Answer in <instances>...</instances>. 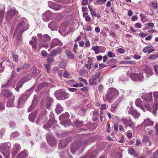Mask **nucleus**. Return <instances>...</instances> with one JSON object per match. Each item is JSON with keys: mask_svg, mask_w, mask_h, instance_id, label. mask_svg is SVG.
I'll use <instances>...</instances> for the list:
<instances>
[{"mask_svg": "<svg viewBox=\"0 0 158 158\" xmlns=\"http://www.w3.org/2000/svg\"><path fill=\"white\" fill-rule=\"evenodd\" d=\"M154 49L153 48L152 46L148 45L143 49V51L144 53L148 52V53H150L154 51Z\"/></svg>", "mask_w": 158, "mask_h": 158, "instance_id": "21", "label": "nucleus"}, {"mask_svg": "<svg viewBox=\"0 0 158 158\" xmlns=\"http://www.w3.org/2000/svg\"><path fill=\"white\" fill-rule=\"evenodd\" d=\"M9 143H3L0 145V152L4 155L5 158H8L9 153L8 152V147H7Z\"/></svg>", "mask_w": 158, "mask_h": 158, "instance_id": "5", "label": "nucleus"}, {"mask_svg": "<svg viewBox=\"0 0 158 158\" xmlns=\"http://www.w3.org/2000/svg\"><path fill=\"white\" fill-rule=\"evenodd\" d=\"M37 112L35 111L33 113L30 114L29 116V119L32 122H34L36 115Z\"/></svg>", "mask_w": 158, "mask_h": 158, "instance_id": "30", "label": "nucleus"}, {"mask_svg": "<svg viewBox=\"0 0 158 158\" xmlns=\"http://www.w3.org/2000/svg\"><path fill=\"white\" fill-rule=\"evenodd\" d=\"M123 124L124 125H127L129 126L132 128H133L135 127V124L132 122V120L130 118H123L121 120Z\"/></svg>", "mask_w": 158, "mask_h": 158, "instance_id": "9", "label": "nucleus"}, {"mask_svg": "<svg viewBox=\"0 0 158 158\" xmlns=\"http://www.w3.org/2000/svg\"><path fill=\"white\" fill-rule=\"evenodd\" d=\"M21 149L20 145L18 143H15L14 144L12 149L11 153L13 156H15L16 154Z\"/></svg>", "mask_w": 158, "mask_h": 158, "instance_id": "15", "label": "nucleus"}, {"mask_svg": "<svg viewBox=\"0 0 158 158\" xmlns=\"http://www.w3.org/2000/svg\"><path fill=\"white\" fill-rule=\"evenodd\" d=\"M14 77V76H12L10 80H9L6 84H3L2 85L1 87L2 89V90H5L6 88H8L10 86L11 82V80H13Z\"/></svg>", "mask_w": 158, "mask_h": 158, "instance_id": "22", "label": "nucleus"}, {"mask_svg": "<svg viewBox=\"0 0 158 158\" xmlns=\"http://www.w3.org/2000/svg\"><path fill=\"white\" fill-rule=\"evenodd\" d=\"M69 76V73L66 71L64 72L63 74V76L65 78L68 77Z\"/></svg>", "mask_w": 158, "mask_h": 158, "instance_id": "64", "label": "nucleus"}, {"mask_svg": "<svg viewBox=\"0 0 158 158\" xmlns=\"http://www.w3.org/2000/svg\"><path fill=\"white\" fill-rule=\"evenodd\" d=\"M63 110V108L59 104H57L56 106L55 111L57 114H60Z\"/></svg>", "mask_w": 158, "mask_h": 158, "instance_id": "31", "label": "nucleus"}, {"mask_svg": "<svg viewBox=\"0 0 158 158\" xmlns=\"http://www.w3.org/2000/svg\"><path fill=\"white\" fill-rule=\"evenodd\" d=\"M27 81V79L26 78H24L20 80L17 83V86L15 89L17 91H19V89L21 88L25 82Z\"/></svg>", "mask_w": 158, "mask_h": 158, "instance_id": "17", "label": "nucleus"}, {"mask_svg": "<svg viewBox=\"0 0 158 158\" xmlns=\"http://www.w3.org/2000/svg\"><path fill=\"white\" fill-rule=\"evenodd\" d=\"M143 124L145 126H152L154 124V122L148 119L144 121Z\"/></svg>", "mask_w": 158, "mask_h": 158, "instance_id": "32", "label": "nucleus"}, {"mask_svg": "<svg viewBox=\"0 0 158 158\" xmlns=\"http://www.w3.org/2000/svg\"><path fill=\"white\" fill-rule=\"evenodd\" d=\"M47 61L48 64H51L54 61V59L52 57L51 55L48 56L47 57Z\"/></svg>", "mask_w": 158, "mask_h": 158, "instance_id": "45", "label": "nucleus"}, {"mask_svg": "<svg viewBox=\"0 0 158 158\" xmlns=\"http://www.w3.org/2000/svg\"><path fill=\"white\" fill-rule=\"evenodd\" d=\"M49 116L50 117V118H51V121H52L53 120L54 121V123L55 122V120L54 116V114L52 112H51L50 114L49 115Z\"/></svg>", "mask_w": 158, "mask_h": 158, "instance_id": "56", "label": "nucleus"}, {"mask_svg": "<svg viewBox=\"0 0 158 158\" xmlns=\"http://www.w3.org/2000/svg\"><path fill=\"white\" fill-rule=\"evenodd\" d=\"M27 155V151L25 150L19 153L17 157V158H24Z\"/></svg>", "mask_w": 158, "mask_h": 158, "instance_id": "29", "label": "nucleus"}, {"mask_svg": "<svg viewBox=\"0 0 158 158\" xmlns=\"http://www.w3.org/2000/svg\"><path fill=\"white\" fill-rule=\"evenodd\" d=\"M60 123H61V124L64 125V127H67L68 125L71 124V122L70 120H68L64 122H60Z\"/></svg>", "mask_w": 158, "mask_h": 158, "instance_id": "48", "label": "nucleus"}, {"mask_svg": "<svg viewBox=\"0 0 158 158\" xmlns=\"http://www.w3.org/2000/svg\"><path fill=\"white\" fill-rule=\"evenodd\" d=\"M68 144V142L65 139H62L59 142V147L60 148H64L67 147Z\"/></svg>", "mask_w": 158, "mask_h": 158, "instance_id": "19", "label": "nucleus"}, {"mask_svg": "<svg viewBox=\"0 0 158 158\" xmlns=\"http://www.w3.org/2000/svg\"><path fill=\"white\" fill-rule=\"evenodd\" d=\"M128 113L129 114H131L135 119L138 118L140 115V114L136 110L133 109L132 107L129 108Z\"/></svg>", "mask_w": 158, "mask_h": 158, "instance_id": "11", "label": "nucleus"}, {"mask_svg": "<svg viewBox=\"0 0 158 158\" xmlns=\"http://www.w3.org/2000/svg\"><path fill=\"white\" fill-rule=\"evenodd\" d=\"M119 94L118 91L114 88L108 89L106 94L103 95V98L104 101L110 102L113 99L115 98Z\"/></svg>", "mask_w": 158, "mask_h": 158, "instance_id": "3", "label": "nucleus"}, {"mask_svg": "<svg viewBox=\"0 0 158 158\" xmlns=\"http://www.w3.org/2000/svg\"><path fill=\"white\" fill-rule=\"evenodd\" d=\"M107 55L108 57L112 58H113L115 56L110 51L108 52Z\"/></svg>", "mask_w": 158, "mask_h": 158, "instance_id": "58", "label": "nucleus"}, {"mask_svg": "<svg viewBox=\"0 0 158 158\" xmlns=\"http://www.w3.org/2000/svg\"><path fill=\"white\" fill-rule=\"evenodd\" d=\"M85 30L87 31H91L92 30V27L90 25L87 26Z\"/></svg>", "mask_w": 158, "mask_h": 158, "instance_id": "63", "label": "nucleus"}, {"mask_svg": "<svg viewBox=\"0 0 158 158\" xmlns=\"http://www.w3.org/2000/svg\"><path fill=\"white\" fill-rule=\"evenodd\" d=\"M17 14H18V12L16 11L15 8L11 9L7 12L6 16V19L9 20L13 17L14 15Z\"/></svg>", "mask_w": 158, "mask_h": 158, "instance_id": "12", "label": "nucleus"}, {"mask_svg": "<svg viewBox=\"0 0 158 158\" xmlns=\"http://www.w3.org/2000/svg\"><path fill=\"white\" fill-rule=\"evenodd\" d=\"M35 86L34 85L31 88H30L29 90L27 91L26 94L25 95H27V98H28L31 94L32 90L34 88H35Z\"/></svg>", "mask_w": 158, "mask_h": 158, "instance_id": "35", "label": "nucleus"}, {"mask_svg": "<svg viewBox=\"0 0 158 158\" xmlns=\"http://www.w3.org/2000/svg\"><path fill=\"white\" fill-rule=\"evenodd\" d=\"M44 118V117L42 118L41 116H39L37 120L36 123H44L45 121Z\"/></svg>", "mask_w": 158, "mask_h": 158, "instance_id": "38", "label": "nucleus"}, {"mask_svg": "<svg viewBox=\"0 0 158 158\" xmlns=\"http://www.w3.org/2000/svg\"><path fill=\"white\" fill-rule=\"evenodd\" d=\"M29 26L27 20L25 18L22 19V20L18 25L14 36L16 39H20L23 32L28 29Z\"/></svg>", "mask_w": 158, "mask_h": 158, "instance_id": "2", "label": "nucleus"}, {"mask_svg": "<svg viewBox=\"0 0 158 158\" xmlns=\"http://www.w3.org/2000/svg\"><path fill=\"white\" fill-rule=\"evenodd\" d=\"M142 98L146 102H150L152 101V93L148 94L144 93L141 96Z\"/></svg>", "mask_w": 158, "mask_h": 158, "instance_id": "14", "label": "nucleus"}, {"mask_svg": "<svg viewBox=\"0 0 158 158\" xmlns=\"http://www.w3.org/2000/svg\"><path fill=\"white\" fill-rule=\"evenodd\" d=\"M62 43L58 39H53L50 45V48H52L57 45L61 46Z\"/></svg>", "mask_w": 158, "mask_h": 158, "instance_id": "16", "label": "nucleus"}, {"mask_svg": "<svg viewBox=\"0 0 158 158\" xmlns=\"http://www.w3.org/2000/svg\"><path fill=\"white\" fill-rule=\"evenodd\" d=\"M9 125L11 128H13L15 126V123L13 121H10L9 123Z\"/></svg>", "mask_w": 158, "mask_h": 158, "instance_id": "62", "label": "nucleus"}, {"mask_svg": "<svg viewBox=\"0 0 158 158\" xmlns=\"http://www.w3.org/2000/svg\"><path fill=\"white\" fill-rule=\"evenodd\" d=\"M52 99L51 98H48L47 99L46 104L47 108H48L50 106Z\"/></svg>", "mask_w": 158, "mask_h": 158, "instance_id": "41", "label": "nucleus"}, {"mask_svg": "<svg viewBox=\"0 0 158 158\" xmlns=\"http://www.w3.org/2000/svg\"><path fill=\"white\" fill-rule=\"evenodd\" d=\"M53 123H54L53 120L51 121V118H50L48 122L43 126V128L45 129H47L48 128H50L51 125Z\"/></svg>", "mask_w": 158, "mask_h": 158, "instance_id": "28", "label": "nucleus"}, {"mask_svg": "<svg viewBox=\"0 0 158 158\" xmlns=\"http://www.w3.org/2000/svg\"><path fill=\"white\" fill-rule=\"evenodd\" d=\"M19 135V133L17 131H15L12 133L10 135L11 138H14L18 137Z\"/></svg>", "mask_w": 158, "mask_h": 158, "instance_id": "47", "label": "nucleus"}, {"mask_svg": "<svg viewBox=\"0 0 158 158\" xmlns=\"http://www.w3.org/2000/svg\"><path fill=\"white\" fill-rule=\"evenodd\" d=\"M142 101L140 98H137L135 101V104L137 106L139 107L144 112H145V110L142 105Z\"/></svg>", "mask_w": 158, "mask_h": 158, "instance_id": "18", "label": "nucleus"}, {"mask_svg": "<svg viewBox=\"0 0 158 158\" xmlns=\"http://www.w3.org/2000/svg\"><path fill=\"white\" fill-rule=\"evenodd\" d=\"M61 49L60 48L54 49L52 51L51 55L52 56H55L57 54L61 53Z\"/></svg>", "mask_w": 158, "mask_h": 158, "instance_id": "23", "label": "nucleus"}, {"mask_svg": "<svg viewBox=\"0 0 158 158\" xmlns=\"http://www.w3.org/2000/svg\"><path fill=\"white\" fill-rule=\"evenodd\" d=\"M123 98L122 97H120L119 98L115 101V104L116 105L115 108L117 107L119 103L121 102Z\"/></svg>", "mask_w": 158, "mask_h": 158, "instance_id": "50", "label": "nucleus"}, {"mask_svg": "<svg viewBox=\"0 0 158 158\" xmlns=\"http://www.w3.org/2000/svg\"><path fill=\"white\" fill-rule=\"evenodd\" d=\"M46 139L48 143L51 146L55 147L56 145V141L52 134H47L46 136Z\"/></svg>", "mask_w": 158, "mask_h": 158, "instance_id": "8", "label": "nucleus"}, {"mask_svg": "<svg viewBox=\"0 0 158 158\" xmlns=\"http://www.w3.org/2000/svg\"><path fill=\"white\" fill-rule=\"evenodd\" d=\"M5 7L3 5H0V23H2L4 15V11Z\"/></svg>", "mask_w": 158, "mask_h": 158, "instance_id": "20", "label": "nucleus"}, {"mask_svg": "<svg viewBox=\"0 0 158 158\" xmlns=\"http://www.w3.org/2000/svg\"><path fill=\"white\" fill-rule=\"evenodd\" d=\"M56 98L59 100L66 99L69 98V94L60 91H56L54 94Z\"/></svg>", "mask_w": 158, "mask_h": 158, "instance_id": "6", "label": "nucleus"}, {"mask_svg": "<svg viewBox=\"0 0 158 158\" xmlns=\"http://www.w3.org/2000/svg\"><path fill=\"white\" fill-rule=\"evenodd\" d=\"M88 142L89 140H86L82 144H81V141H77L74 142L71 145L70 148L71 152L73 154H74L77 150L80 148L81 146L84 147L88 144Z\"/></svg>", "mask_w": 158, "mask_h": 158, "instance_id": "4", "label": "nucleus"}, {"mask_svg": "<svg viewBox=\"0 0 158 158\" xmlns=\"http://www.w3.org/2000/svg\"><path fill=\"white\" fill-rule=\"evenodd\" d=\"M102 71H99L96 73L92 76V78L89 80V83L91 85H95L97 84L96 79L98 78V76L102 73Z\"/></svg>", "mask_w": 158, "mask_h": 158, "instance_id": "10", "label": "nucleus"}, {"mask_svg": "<svg viewBox=\"0 0 158 158\" xmlns=\"http://www.w3.org/2000/svg\"><path fill=\"white\" fill-rule=\"evenodd\" d=\"M103 47L98 46H95L92 48V50L94 51L96 54H97L101 52V50Z\"/></svg>", "mask_w": 158, "mask_h": 158, "instance_id": "25", "label": "nucleus"}, {"mask_svg": "<svg viewBox=\"0 0 158 158\" xmlns=\"http://www.w3.org/2000/svg\"><path fill=\"white\" fill-rule=\"evenodd\" d=\"M66 53L69 58L73 59L74 58V55L71 52L69 51H67L66 52Z\"/></svg>", "mask_w": 158, "mask_h": 158, "instance_id": "42", "label": "nucleus"}, {"mask_svg": "<svg viewBox=\"0 0 158 158\" xmlns=\"http://www.w3.org/2000/svg\"><path fill=\"white\" fill-rule=\"evenodd\" d=\"M2 92L3 95L5 97H9L13 95L12 93L7 89L2 90Z\"/></svg>", "mask_w": 158, "mask_h": 158, "instance_id": "27", "label": "nucleus"}, {"mask_svg": "<svg viewBox=\"0 0 158 158\" xmlns=\"http://www.w3.org/2000/svg\"><path fill=\"white\" fill-rule=\"evenodd\" d=\"M107 0H96V3H94L95 5H102L104 4Z\"/></svg>", "mask_w": 158, "mask_h": 158, "instance_id": "40", "label": "nucleus"}, {"mask_svg": "<svg viewBox=\"0 0 158 158\" xmlns=\"http://www.w3.org/2000/svg\"><path fill=\"white\" fill-rule=\"evenodd\" d=\"M15 97L13 96L11 98L8 100L7 102V106L8 107H13L14 106L13 102L14 100Z\"/></svg>", "mask_w": 158, "mask_h": 158, "instance_id": "24", "label": "nucleus"}, {"mask_svg": "<svg viewBox=\"0 0 158 158\" xmlns=\"http://www.w3.org/2000/svg\"><path fill=\"white\" fill-rule=\"evenodd\" d=\"M153 66L154 68V70L157 75H158V66L155 63L153 64Z\"/></svg>", "mask_w": 158, "mask_h": 158, "instance_id": "49", "label": "nucleus"}, {"mask_svg": "<svg viewBox=\"0 0 158 158\" xmlns=\"http://www.w3.org/2000/svg\"><path fill=\"white\" fill-rule=\"evenodd\" d=\"M51 40V37L47 34H45L42 37V40L44 41H48Z\"/></svg>", "mask_w": 158, "mask_h": 158, "instance_id": "36", "label": "nucleus"}, {"mask_svg": "<svg viewBox=\"0 0 158 158\" xmlns=\"http://www.w3.org/2000/svg\"><path fill=\"white\" fill-rule=\"evenodd\" d=\"M12 57L14 60L15 62H18L19 60L18 56L15 54H13L12 55Z\"/></svg>", "mask_w": 158, "mask_h": 158, "instance_id": "52", "label": "nucleus"}, {"mask_svg": "<svg viewBox=\"0 0 158 158\" xmlns=\"http://www.w3.org/2000/svg\"><path fill=\"white\" fill-rule=\"evenodd\" d=\"M142 143L144 144L149 143V146H150L151 145V142L150 141L149 137L146 135H144L142 140Z\"/></svg>", "mask_w": 158, "mask_h": 158, "instance_id": "26", "label": "nucleus"}, {"mask_svg": "<svg viewBox=\"0 0 158 158\" xmlns=\"http://www.w3.org/2000/svg\"><path fill=\"white\" fill-rule=\"evenodd\" d=\"M88 59H89V63L86 64H85V66L88 69H90L91 68V62L90 59L89 57Z\"/></svg>", "mask_w": 158, "mask_h": 158, "instance_id": "51", "label": "nucleus"}, {"mask_svg": "<svg viewBox=\"0 0 158 158\" xmlns=\"http://www.w3.org/2000/svg\"><path fill=\"white\" fill-rule=\"evenodd\" d=\"M158 58V52L156 54H154L149 56L148 59L150 60H154Z\"/></svg>", "mask_w": 158, "mask_h": 158, "instance_id": "39", "label": "nucleus"}, {"mask_svg": "<svg viewBox=\"0 0 158 158\" xmlns=\"http://www.w3.org/2000/svg\"><path fill=\"white\" fill-rule=\"evenodd\" d=\"M145 72L147 77H149L153 74V72L149 68H147L145 69Z\"/></svg>", "mask_w": 158, "mask_h": 158, "instance_id": "34", "label": "nucleus"}, {"mask_svg": "<svg viewBox=\"0 0 158 158\" xmlns=\"http://www.w3.org/2000/svg\"><path fill=\"white\" fill-rule=\"evenodd\" d=\"M47 15L46 13H44L43 15V19L45 22H48L49 21L48 19L46 17Z\"/></svg>", "mask_w": 158, "mask_h": 158, "instance_id": "54", "label": "nucleus"}, {"mask_svg": "<svg viewBox=\"0 0 158 158\" xmlns=\"http://www.w3.org/2000/svg\"><path fill=\"white\" fill-rule=\"evenodd\" d=\"M145 107L147 108V110L150 111L151 110V108L150 106V105L146 103L145 104Z\"/></svg>", "mask_w": 158, "mask_h": 158, "instance_id": "60", "label": "nucleus"}, {"mask_svg": "<svg viewBox=\"0 0 158 158\" xmlns=\"http://www.w3.org/2000/svg\"><path fill=\"white\" fill-rule=\"evenodd\" d=\"M79 79L80 81L83 82H84V83H85L86 84H87L88 83L86 80L85 79L82 77H79Z\"/></svg>", "mask_w": 158, "mask_h": 158, "instance_id": "61", "label": "nucleus"}, {"mask_svg": "<svg viewBox=\"0 0 158 158\" xmlns=\"http://www.w3.org/2000/svg\"><path fill=\"white\" fill-rule=\"evenodd\" d=\"M83 122L77 121L75 123V125L77 127H81L82 125Z\"/></svg>", "mask_w": 158, "mask_h": 158, "instance_id": "53", "label": "nucleus"}, {"mask_svg": "<svg viewBox=\"0 0 158 158\" xmlns=\"http://www.w3.org/2000/svg\"><path fill=\"white\" fill-rule=\"evenodd\" d=\"M68 153L66 152H63L61 153V156L62 158H65L68 155Z\"/></svg>", "mask_w": 158, "mask_h": 158, "instance_id": "55", "label": "nucleus"}, {"mask_svg": "<svg viewBox=\"0 0 158 158\" xmlns=\"http://www.w3.org/2000/svg\"><path fill=\"white\" fill-rule=\"evenodd\" d=\"M128 152L130 154L133 155L135 153V151L133 148H131L128 149Z\"/></svg>", "mask_w": 158, "mask_h": 158, "instance_id": "57", "label": "nucleus"}, {"mask_svg": "<svg viewBox=\"0 0 158 158\" xmlns=\"http://www.w3.org/2000/svg\"><path fill=\"white\" fill-rule=\"evenodd\" d=\"M120 64H135V63L134 61H127V60H125L123 61L120 62L119 63Z\"/></svg>", "mask_w": 158, "mask_h": 158, "instance_id": "44", "label": "nucleus"}, {"mask_svg": "<svg viewBox=\"0 0 158 158\" xmlns=\"http://www.w3.org/2000/svg\"><path fill=\"white\" fill-rule=\"evenodd\" d=\"M140 16L141 18V20L143 23H144L148 21L147 19L146 18V16L144 15L141 14Z\"/></svg>", "mask_w": 158, "mask_h": 158, "instance_id": "46", "label": "nucleus"}, {"mask_svg": "<svg viewBox=\"0 0 158 158\" xmlns=\"http://www.w3.org/2000/svg\"><path fill=\"white\" fill-rule=\"evenodd\" d=\"M28 98L26 95H23L19 98L17 104V107L21 108L24 105L25 101Z\"/></svg>", "mask_w": 158, "mask_h": 158, "instance_id": "13", "label": "nucleus"}, {"mask_svg": "<svg viewBox=\"0 0 158 158\" xmlns=\"http://www.w3.org/2000/svg\"><path fill=\"white\" fill-rule=\"evenodd\" d=\"M153 96L156 102L152 104L153 111L152 112L154 115H156L158 106V103L157 102L158 101V92H154Z\"/></svg>", "mask_w": 158, "mask_h": 158, "instance_id": "7", "label": "nucleus"}, {"mask_svg": "<svg viewBox=\"0 0 158 158\" xmlns=\"http://www.w3.org/2000/svg\"><path fill=\"white\" fill-rule=\"evenodd\" d=\"M88 0H82L81 1V5L83 6L86 5L88 4Z\"/></svg>", "mask_w": 158, "mask_h": 158, "instance_id": "59", "label": "nucleus"}, {"mask_svg": "<svg viewBox=\"0 0 158 158\" xmlns=\"http://www.w3.org/2000/svg\"><path fill=\"white\" fill-rule=\"evenodd\" d=\"M52 4V6L51 8H52L53 9L56 10H58L62 8V6L61 5L55 4L54 3Z\"/></svg>", "mask_w": 158, "mask_h": 158, "instance_id": "33", "label": "nucleus"}, {"mask_svg": "<svg viewBox=\"0 0 158 158\" xmlns=\"http://www.w3.org/2000/svg\"><path fill=\"white\" fill-rule=\"evenodd\" d=\"M69 117V114L68 113H66L62 115L59 116V119H63L65 118H68Z\"/></svg>", "mask_w": 158, "mask_h": 158, "instance_id": "43", "label": "nucleus"}, {"mask_svg": "<svg viewBox=\"0 0 158 158\" xmlns=\"http://www.w3.org/2000/svg\"><path fill=\"white\" fill-rule=\"evenodd\" d=\"M127 74L134 81H142L144 78L143 72L140 69L134 68H131L128 70Z\"/></svg>", "mask_w": 158, "mask_h": 158, "instance_id": "1", "label": "nucleus"}, {"mask_svg": "<svg viewBox=\"0 0 158 158\" xmlns=\"http://www.w3.org/2000/svg\"><path fill=\"white\" fill-rule=\"evenodd\" d=\"M83 17L85 18L86 21L89 22L90 21L91 18L87 13H83Z\"/></svg>", "mask_w": 158, "mask_h": 158, "instance_id": "37", "label": "nucleus"}]
</instances>
